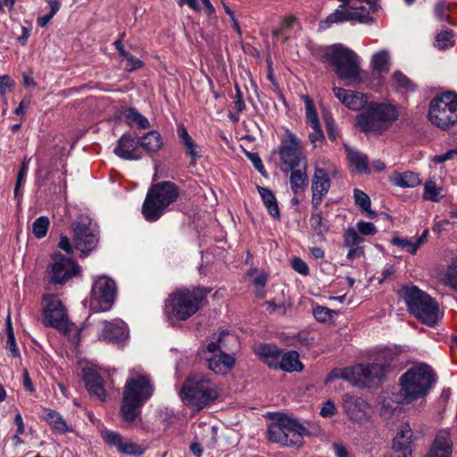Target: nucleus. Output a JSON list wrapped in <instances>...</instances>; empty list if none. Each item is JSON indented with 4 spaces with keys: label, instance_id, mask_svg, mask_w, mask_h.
Returning <instances> with one entry per match:
<instances>
[{
    "label": "nucleus",
    "instance_id": "nucleus-1",
    "mask_svg": "<svg viewBox=\"0 0 457 457\" xmlns=\"http://www.w3.org/2000/svg\"><path fill=\"white\" fill-rule=\"evenodd\" d=\"M154 386L147 375H135L124 386L120 404V415L128 426L139 420L141 407L152 396Z\"/></svg>",
    "mask_w": 457,
    "mask_h": 457
},
{
    "label": "nucleus",
    "instance_id": "nucleus-2",
    "mask_svg": "<svg viewBox=\"0 0 457 457\" xmlns=\"http://www.w3.org/2000/svg\"><path fill=\"white\" fill-rule=\"evenodd\" d=\"M435 381V373L427 364L410 368L400 378L401 390L395 396L398 403H411L426 395Z\"/></svg>",
    "mask_w": 457,
    "mask_h": 457
},
{
    "label": "nucleus",
    "instance_id": "nucleus-3",
    "mask_svg": "<svg viewBox=\"0 0 457 457\" xmlns=\"http://www.w3.org/2000/svg\"><path fill=\"white\" fill-rule=\"evenodd\" d=\"M220 395V388L212 378L203 373H195L188 377L180 389V397L184 403L201 410L213 403Z\"/></svg>",
    "mask_w": 457,
    "mask_h": 457
},
{
    "label": "nucleus",
    "instance_id": "nucleus-4",
    "mask_svg": "<svg viewBox=\"0 0 457 457\" xmlns=\"http://www.w3.org/2000/svg\"><path fill=\"white\" fill-rule=\"evenodd\" d=\"M209 292L202 287L176 291L167 298L164 312L169 318L187 320L204 305Z\"/></svg>",
    "mask_w": 457,
    "mask_h": 457
},
{
    "label": "nucleus",
    "instance_id": "nucleus-5",
    "mask_svg": "<svg viewBox=\"0 0 457 457\" xmlns=\"http://www.w3.org/2000/svg\"><path fill=\"white\" fill-rule=\"evenodd\" d=\"M179 189L170 181L154 184L147 191L142 205V214L147 221H156L165 210L177 201Z\"/></svg>",
    "mask_w": 457,
    "mask_h": 457
},
{
    "label": "nucleus",
    "instance_id": "nucleus-6",
    "mask_svg": "<svg viewBox=\"0 0 457 457\" xmlns=\"http://www.w3.org/2000/svg\"><path fill=\"white\" fill-rule=\"evenodd\" d=\"M322 59L334 67L339 79L347 80L348 84L361 80L358 56L350 48L343 45H334L325 52Z\"/></svg>",
    "mask_w": 457,
    "mask_h": 457
},
{
    "label": "nucleus",
    "instance_id": "nucleus-7",
    "mask_svg": "<svg viewBox=\"0 0 457 457\" xmlns=\"http://www.w3.org/2000/svg\"><path fill=\"white\" fill-rule=\"evenodd\" d=\"M398 119L395 106L387 104L371 103L357 114V125L366 133L382 134Z\"/></svg>",
    "mask_w": 457,
    "mask_h": 457
},
{
    "label": "nucleus",
    "instance_id": "nucleus-8",
    "mask_svg": "<svg viewBox=\"0 0 457 457\" xmlns=\"http://www.w3.org/2000/svg\"><path fill=\"white\" fill-rule=\"evenodd\" d=\"M398 293L405 301L410 312L419 320L429 327L436 323L438 305L427 293L415 286L403 287Z\"/></svg>",
    "mask_w": 457,
    "mask_h": 457
},
{
    "label": "nucleus",
    "instance_id": "nucleus-9",
    "mask_svg": "<svg viewBox=\"0 0 457 457\" xmlns=\"http://www.w3.org/2000/svg\"><path fill=\"white\" fill-rule=\"evenodd\" d=\"M385 373L386 370L383 364H358L345 369L333 370L328 375L325 382L328 383L334 378H343L354 386H370L379 383L384 378Z\"/></svg>",
    "mask_w": 457,
    "mask_h": 457
},
{
    "label": "nucleus",
    "instance_id": "nucleus-10",
    "mask_svg": "<svg viewBox=\"0 0 457 457\" xmlns=\"http://www.w3.org/2000/svg\"><path fill=\"white\" fill-rule=\"evenodd\" d=\"M429 120L442 129H448L457 123V95L446 92L436 96L430 102Z\"/></svg>",
    "mask_w": 457,
    "mask_h": 457
},
{
    "label": "nucleus",
    "instance_id": "nucleus-11",
    "mask_svg": "<svg viewBox=\"0 0 457 457\" xmlns=\"http://www.w3.org/2000/svg\"><path fill=\"white\" fill-rule=\"evenodd\" d=\"M115 296V282L105 276L99 277L94 281L91 288L89 307L96 312L109 311L114 303Z\"/></svg>",
    "mask_w": 457,
    "mask_h": 457
},
{
    "label": "nucleus",
    "instance_id": "nucleus-12",
    "mask_svg": "<svg viewBox=\"0 0 457 457\" xmlns=\"http://www.w3.org/2000/svg\"><path fill=\"white\" fill-rule=\"evenodd\" d=\"M279 154L282 171L288 172L302 165L306 169V161L301 153V142L288 130L281 142Z\"/></svg>",
    "mask_w": 457,
    "mask_h": 457
},
{
    "label": "nucleus",
    "instance_id": "nucleus-13",
    "mask_svg": "<svg viewBox=\"0 0 457 457\" xmlns=\"http://www.w3.org/2000/svg\"><path fill=\"white\" fill-rule=\"evenodd\" d=\"M74 246L82 254L92 252L99 241L98 234L91 228V220L87 216L79 217L72 224Z\"/></svg>",
    "mask_w": 457,
    "mask_h": 457
},
{
    "label": "nucleus",
    "instance_id": "nucleus-14",
    "mask_svg": "<svg viewBox=\"0 0 457 457\" xmlns=\"http://www.w3.org/2000/svg\"><path fill=\"white\" fill-rule=\"evenodd\" d=\"M53 262L47 267L48 282L54 285H63L79 272V265L71 258L61 253L52 256Z\"/></svg>",
    "mask_w": 457,
    "mask_h": 457
},
{
    "label": "nucleus",
    "instance_id": "nucleus-15",
    "mask_svg": "<svg viewBox=\"0 0 457 457\" xmlns=\"http://www.w3.org/2000/svg\"><path fill=\"white\" fill-rule=\"evenodd\" d=\"M45 301L43 323L67 333L70 330V324L62 303L55 295H49L45 298Z\"/></svg>",
    "mask_w": 457,
    "mask_h": 457
},
{
    "label": "nucleus",
    "instance_id": "nucleus-16",
    "mask_svg": "<svg viewBox=\"0 0 457 457\" xmlns=\"http://www.w3.org/2000/svg\"><path fill=\"white\" fill-rule=\"evenodd\" d=\"M101 436L106 445L116 447L122 454L141 455L145 452V447L131 441H123L121 436L113 430H104Z\"/></svg>",
    "mask_w": 457,
    "mask_h": 457
},
{
    "label": "nucleus",
    "instance_id": "nucleus-17",
    "mask_svg": "<svg viewBox=\"0 0 457 457\" xmlns=\"http://www.w3.org/2000/svg\"><path fill=\"white\" fill-rule=\"evenodd\" d=\"M330 188V179L325 169L316 168L312 180V209H318Z\"/></svg>",
    "mask_w": 457,
    "mask_h": 457
},
{
    "label": "nucleus",
    "instance_id": "nucleus-18",
    "mask_svg": "<svg viewBox=\"0 0 457 457\" xmlns=\"http://www.w3.org/2000/svg\"><path fill=\"white\" fill-rule=\"evenodd\" d=\"M304 435H311L309 430H266V437L285 446L300 447L303 444Z\"/></svg>",
    "mask_w": 457,
    "mask_h": 457
},
{
    "label": "nucleus",
    "instance_id": "nucleus-19",
    "mask_svg": "<svg viewBox=\"0 0 457 457\" xmlns=\"http://www.w3.org/2000/svg\"><path fill=\"white\" fill-rule=\"evenodd\" d=\"M139 148V138L137 139L130 134L126 133L118 140L114 148V154L124 160H139L141 158Z\"/></svg>",
    "mask_w": 457,
    "mask_h": 457
},
{
    "label": "nucleus",
    "instance_id": "nucleus-20",
    "mask_svg": "<svg viewBox=\"0 0 457 457\" xmlns=\"http://www.w3.org/2000/svg\"><path fill=\"white\" fill-rule=\"evenodd\" d=\"M357 21L360 23H370L373 21V18L368 13L352 12L347 9H337L334 12L330 13L325 21L320 22V26L326 24L327 27H330L333 23H339L345 21Z\"/></svg>",
    "mask_w": 457,
    "mask_h": 457
},
{
    "label": "nucleus",
    "instance_id": "nucleus-21",
    "mask_svg": "<svg viewBox=\"0 0 457 457\" xmlns=\"http://www.w3.org/2000/svg\"><path fill=\"white\" fill-rule=\"evenodd\" d=\"M453 441L448 430H439L425 457H452Z\"/></svg>",
    "mask_w": 457,
    "mask_h": 457
},
{
    "label": "nucleus",
    "instance_id": "nucleus-22",
    "mask_svg": "<svg viewBox=\"0 0 457 457\" xmlns=\"http://www.w3.org/2000/svg\"><path fill=\"white\" fill-rule=\"evenodd\" d=\"M333 92L336 97L342 104H344L347 108L354 111H360L365 106L367 103V98L363 94L359 92H354L337 87H333Z\"/></svg>",
    "mask_w": 457,
    "mask_h": 457
},
{
    "label": "nucleus",
    "instance_id": "nucleus-23",
    "mask_svg": "<svg viewBox=\"0 0 457 457\" xmlns=\"http://www.w3.org/2000/svg\"><path fill=\"white\" fill-rule=\"evenodd\" d=\"M103 325L104 328L100 334V338L110 342H121L127 337V327L121 320H104Z\"/></svg>",
    "mask_w": 457,
    "mask_h": 457
},
{
    "label": "nucleus",
    "instance_id": "nucleus-24",
    "mask_svg": "<svg viewBox=\"0 0 457 457\" xmlns=\"http://www.w3.org/2000/svg\"><path fill=\"white\" fill-rule=\"evenodd\" d=\"M83 378L89 395H95L100 401H104L106 392L104 388L103 378L101 376L92 369H84Z\"/></svg>",
    "mask_w": 457,
    "mask_h": 457
},
{
    "label": "nucleus",
    "instance_id": "nucleus-25",
    "mask_svg": "<svg viewBox=\"0 0 457 457\" xmlns=\"http://www.w3.org/2000/svg\"><path fill=\"white\" fill-rule=\"evenodd\" d=\"M208 367L216 374H226L235 365V359L233 356L220 352L219 354L212 355L206 358Z\"/></svg>",
    "mask_w": 457,
    "mask_h": 457
},
{
    "label": "nucleus",
    "instance_id": "nucleus-26",
    "mask_svg": "<svg viewBox=\"0 0 457 457\" xmlns=\"http://www.w3.org/2000/svg\"><path fill=\"white\" fill-rule=\"evenodd\" d=\"M254 351L269 367H278L281 352L276 346L261 344L254 348Z\"/></svg>",
    "mask_w": 457,
    "mask_h": 457
},
{
    "label": "nucleus",
    "instance_id": "nucleus-27",
    "mask_svg": "<svg viewBox=\"0 0 457 457\" xmlns=\"http://www.w3.org/2000/svg\"><path fill=\"white\" fill-rule=\"evenodd\" d=\"M266 417L272 420L268 428H303L297 420L283 412H269Z\"/></svg>",
    "mask_w": 457,
    "mask_h": 457
},
{
    "label": "nucleus",
    "instance_id": "nucleus-28",
    "mask_svg": "<svg viewBox=\"0 0 457 457\" xmlns=\"http://www.w3.org/2000/svg\"><path fill=\"white\" fill-rule=\"evenodd\" d=\"M416 439L413 430H399L393 438L392 449L395 452H410L412 453L411 444Z\"/></svg>",
    "mask_w": 457,
    "mask_h": 457
},
{
    "label": "nucleus",
    "instance_id": "nucleus-29",
    "mask_svg": "<svg viewBox=\"0 0 457 457\" xmlns=\"http://www.w3.org/2000/svg\"><path fill=\"white\" fill-rule=\"evenodd\" d=\"M310 226L320 241L325 240V235L329 230V225L328 220H324L321 212L319 211V208L312 209V215L310 217Z\"/></svg>",
    "mask_w": 457,
    "mask_h": 457
},
{
    "label": "nucleus",
    "instance_id": "nucleus-30",
    "mask_svg": "<svg viewBox=\"0 0 457 457\" xmlns=\"http://www.w3.org/2000/svg\"><path fill=\"white\" fill-rule=\"evenodd\" d=\"M178 135L181 139V143L186 149V154L190 156L193 161L201 157V154L198 150V145L195 143L193 138L188 134L186 127L183 124H179L178 127Z\"/></svg>",
    "mask_w": 457,
    "mask_h": 457
},
{
    "label": "nucleus",
    "instance_id": "nucleus-31",
    "mask_svg": "<svg viewBox=\"0 0 457 457\" xmlns=\"http://www.w3.org/2000/svg\"><path fill=\"white\" fill-rule=\"evenodd\" d=\"M139 145L149 153H156L163 145L162 137L158 131L152 130L139 137Z\"/></svg>",
    "mask_w": 457,
    "mask_h": 457
},
{
    "label": "nucleus",
    "instance_id": "nucleus-32",
    "mask_svg": "<svg viewBox=\"0 0 457 457\" xmlns=\"http://www.w3.org/2000/svg\"><path fill=\"white\" fill-rule=\"evenodd\" d=\"M428 230L425 229L420 237L415 242H411L407 238H401L395 237L392 239V244L405 250L411 254H415L421 245L425 244L428 239Z\"/></svg>",
    "mask_w": 457,
    "mask_h": 457
},
{
    "label": "nucleus",
    "instance_id": "nucleus-33",
    "mask_svg": "<svg viewBox=\"0 0 457 457\" xmlns=\"http://www.w3.org/2000/svg\"><path fill=\"white\" fill-rule=\"evenodd\" d=\"M257 190H258V192L262 197V200L265 207L267 208L269 213L272 217H274L276 219H279L280 213H279L278 205L276 197H275L274 194L272 193V191L267 187H263L261 186H257Z\"/></svg>",
    "mask_w": 457,
    "mask_h": 457
},
{
    "label": "nucleus",
    "instance_id": "nucleus-34",
    "mask_svg": "<svg viewBox=\"0 0 457 457\" xmlns=\"http://www.w3.org/2000/svg\"><path fill=\"white\" fill-rule=\"evenodd\" d=\"M346 153L351 165L355 168L358 173H370L367 155L349 147L346 148Z\"/></svg>",
    "mask_w": 457,
    "mask_h": 457
},
{
    "label": "nucleus",
    "instance_id": "nucleus-35",
    "mask_svg": "<svg viewBox=\"0 0 457 457\" xmlns=\"http://www.w3.org/2000/svg\"><path fill=\"white\" fill-rule=\"evenodd\" d=\"M278 367L288 372L300 371L303 368L299 361V354L295 351L285 353L279 361Z\"/></svg>",
    "mask_w": 457,
    "mask_h": 457
},
{
    "label": "nucleus",
    "instance_id": "nucleus-36",
    "mask_svg": "<svg viewBox=\"0 0 457 457\" xmlns=\"http://www.w3.org/2000/svg\"><path fill=\"white\" fill-rule=\"evenodd\" d=\"M291 175H290V184L292 191L295 194L299 193L300 191H303L307 186H308V176L305 171V169L303 170H292Z\"/></svg>",
    "mask_w": 457,
    "mask_h": 457
},
{
    "label": "nucleus",
    "instance_id": "nucleus-37",
    "mask_svg": "<svg viewBox=\"0 0 457 457\" xmlns=\"http://www.w3.org/2000/svg\"><path fill=\"white\" fill-rule=\"evenodd\" d=\"M354 203L366 214L369 219H374L377 214L370 209V199L369 195L360 189L353 191Z\"/></svg>",
    "mask_w": 457,
    "mask_h": 457
},
{
    "label": "nucleus",
    "instance_id": "nucleus-38",
    "mask_svg": "<svg viewBox=\"0 0 457 457\" xmlns=\"http://www.w3.org/2000/svg\"><path fill=\"white\" fill-rule=\"evenodd\" d=\"M393 181L395 185L401 187H414L420 184L419 175L412 171L396 174Z\"/></svg>",
    "mask_w": 457,
    "mask_h": 457
},
{
    "label": "nucleus",
    "instance_id": "nucleus-39",
    "mask_svg": "<svg viewBox=\"0 0 457 457\" xmlns=\"http://www.w3.org/2000/svg\"><path fill=\"white\" fill-rule=\"evenodd\" d=\"M128 125L133 126L137 124L138 129H145L150 127L149 120L143 116L136 108H129L125 114Z\"/></svg>",
    "mask_w": 457,
    "mask_h": 457
},
{
    "label": "nucleus",
    "instance_id": "nucleus-40",
    "mask_svg": "<svg viewBox=\"0 0 457 457\" xmlns=\"http://www.w3.org/2000/svg\"><path fill=\"white\" fill-rule=\"evenodd\" d=\"M389 54L387 51L381 50L372 56L371 65L374 71L378 74L388 71Z\"/></svg>",
    "mask_w": 457,
    "mask_h": 457
},
{
    "label": "nucleus",
    "instance_id": "nucleus-41",
    "mask_svg": "<svg viewBox=\"0 0 457 457\" xmlns=\"http://www.w3.org/2000/svg\"><path fill=\"white\" fill-rule=\"evenodd\" d=\"M442 188L436 187L434 179H429L424 186V198L432 202H439Z\"/></svg>",
    "mask_w": 457,
    "mask_h": 457
},
{
    "label": "nucleus",
    "instance_id": "nucleus-42",
    "mask_svg": "<svg viewBox=\"0 0 457 457\" xmlns=\"http://www.w3.org/2000/svg\"><path fill=\"white\" fill-rule=\"evenodd\" d=\"M49 219L46 216H40L36 219L32 225V231L37 238H43L46 237L49 228Z\"/></svg>",
    "mask_w": 457,
    "mask_h": 457
},
{
    "label": "nucleus",
    "instance_id": "nucleus-43",
    "mask_svg": "<svg viewBox=\"0 0 457 457\" xmlns=\"http://www.w3.org/2000/svg\"><path fill=\"white\" fill-rule=\"evenodd\" d=\"M362 242L363 238L359 235V232L356 228H349L345 231L344 246H358Z\"/></svg>",
    "mask_w": 457,
    "mask_h": 457
},
{
    "label": "nucleus",
    "instance_id": "nucleus-44",
    "mask_svg": "<svg viewBox=\"0 0 457 457\" xmlns=\"http://www.w3.org/2000/svg\"><path fill=\"white\" fill-rule=\"evenodd\" d=\"M454 44L453 32L452 30H443L436 37V46L439 49H446Z\"/></svg>",
    "mask_w": 457,
    "mask_h": 457
},
{
    "label": "nucleus",
    "instance_id": "nucleus-45",
    "mask_svg": "<svg viewBox=\"0 0 457 457\" xmlns=\"http://www.w3.org/2000/svg\"><path fill=\"white\" fill-rule=\"evenodd\" d=\"M393 77L396 87L403 88L407 91H413L415 89V84L403 72L395 71Z\"/></svg>",
    "mask_w": 457,
    "mask_h": 457
},
{
    "label": "nucleus",
    "instance_id": "nucleus-46",
    "mask_svg": "<svg viewBox=\"0 0 457 457\" xmlns=\"http://www.w3.org/2000/svg\"><path fill=\"white\" fill-rule=\"evenodd\" d=\"M444 283L457 292V262H454L448 267L444 278Z\"/></svg>",
    "mask_w": 457,
    "mask_h": 457
},
{
    "label": "nucleus",
    "instance_id": "nucleus-47",
    "mask_svg": "<svg viewBox=\"0 0 457 457\" xmlns=\"http://www.w3.org/2000/svg\"><path fill=\"white\" fill-rule=\"evenodd\" d=\"M29 159H28L27 157H24L23 161L21 162V164L20 170L18 171V175H17V179H16V184H15V188H14L15 196H18L19 189L24 184L25 177H26V175L28 173V170H29Z\"/></svg>",
    "mask_w": 457,
    "mask_h": 457
},
{
    "label": "nucleus",
    "instance_id": "nucleus-48",
    "mask_svg": "<svg viewBox=\"0 0 457 457\" xmlns=\"http://www.w3.org/2000/svg\"><path fill=\"white\" fill-rule=\"evenodd\" d=\"M46 420L53 428H67V425L62 417L54 411H49L46 413Z\"/></svg>",
    "mask_w": 457,
    "mask_h": 457
},
{
    "label": "nucleus",
    "instance_id": "nucleus-49",
    "mask_svg": "<svg viewBox=\"0 0 457 457\" xmlns=\"http://www.w3.org/2000/svg\"><path fill=\"white\" fill-rule=\"evenodd\" d=\"M226 335H228V330L220 331L215 341H212L207 345V351L212 353V355L220 353V352H222L221 347L224 346L223 337Z\"/></svg>",
    "mask_w": 457,
    "mask_h": 457
},
{
    "label": "nucleus",
    "instance_id": "nucleus-50",
    "mask_svg": "<svg viewBox=\"0 0 457 457\" xmlns=\"http://www.w3.org/2000/svg\"><path fill=\"white\" fill-rule=\"evenodd\" d=\"M335 312L324 306H317L313 309V316L319 322L330 320Z\"/></svg>",
    "mask_w": 457,
    "mask_h": 457
},
{
    "label": "nucleus",
    "instance_id": "nucleus-51",
    "mask_svg": "<svg viewBox=\"0 0 457 457\" xmlns=\"http://www.w3.org/2000/svg\"><path fill=\"white\" fill-rule=\"evenodd\" d=\"M450 5L445 1H439L435 5V14L436 18L443 21L449 18Z\"/></svg>",
    "mask_w": 457,
    "mask_h": 457
},
{
    "label": "nucleus",
    "instance_id": "nucleus-52",
    "mask_svg": "<svg viewBox=\"0 0 457 457\" xmlns=\"http://www.w3.org/2000/svg\"><path fill=\"white\" fill-rule=\"evenodd\" d=\"M356 229L358 232L364 236H372L377 233V228L371 222L359 221L356 224Z\"/></svg>",
    "mask_w": 457,
    "mask_h": 457
},
{
    "label": "nucleus",
    "instance_id": "nucleus-53",
    "mask_svg": "<svg viewBox=\"0 0 457 457\" xmlns=\"http://www.w3.org/2000/svg\"><path fill=\"white\" fill-rule=\"evenodd\" d=\"M293 269L302 275H308L309 268L304 261L298 257H294L291 261Z\"/></svg>",
    "mask_w": 457,
    "mask_h": 457
},
{
    "label": "nucleus",
    "instance_id": "nucleus-54",
    "mask_svg": "<svg viewBox=\"0 0 457 457\" xmlns=\"http://www.w3.org/2000/svg\"><path fill=\"white\" fill-rule=\"evenodd\" d=\"M306 109V119L311 120L318 117L313 101L309 96H303Z\"/></svg>",
    "mask_w": 457,
    "mask_h": 457
},
{
    "label": "nucleus",
    "instance_id": "nucleus-55",
    "mask_svg": "<svg viewBox=\"0 0 457 457\" xmlns=\"http://www.w3.org/2000/svg\"><path fill=\"white\" fill-rule=\"evenodd\" d=\"M401 410L398 408V406H395L393 408L389 403L384 402L381 410L380 414L385 419H389L393 415H395L396 412H399Z\"/></svg>",
    "mask_w": 457,
    "mask_h": 457
},
{
    "label": "nucleus",
    "instance_id": "nucleus-56",
    "mask_svg": "<svg viewBox=\"0 0 457 457\" xmlns=\"http://www.w3.org/2000/svg\"><path fill=\"white\" fill-rule=\"evenodd\" d=\"M247 156L249 160L252 162L254 168L261 172L262 174L264 173V166L262 164V162L257 153H248Z\"/></svg>",
    "mask_w": 457,
    "mask_h": 457
},
{
    "label": "nucleus",
    "instance_id": "nucleus-57",
    "mask_svg": "<svg viewBox=\"0 0 457 457\" xmlns=\"http://www.w3.org/2000/svg\"><path fill=\"white\" fill-rule=\"evenodd\" d=\"M125 59L128 62L126 70L129 71H135L143 66V62L139 59L134 57L131 54H129Z\"/></svg>",
    "mask_w": 457,
    "mask_h": 457
},
{
    "label": "nucleus",
    "instance_id": "nucleus-58",
    "mask_svg": "<svg viewBox=\"0 0 457 457\" xmlns=\"http://www.w3.org/2000/svg\"><path fill=\"white\" fill-rule=\"evenodd\" d=\"M336 411V406L335 403L331 400H328L326 403H324L320 414L323 417H330L332 416Z\"/></svg>",
    "mask_w": 457,
    "mask_h": 457
},
{
    "label": "nucleus",
    "instance_id": "nucleus-59",
    "mask_svg": "<svg viewBox=\"0 0 457 457\" xmlns=\"http://www.w3.org/2000/svg\"><path fill=\"white\" fill-rule=\"evenodd\" d=\"M454 155H457L456 150H449L446 153L439 155H435L432 159V161L436 163H442L445 161H448L450 159H453Z\"/></svg>",
    "mask_w": 457,
    "mask_h": 457
},
{
    "label": "nucleus",
    "instance_id": "nucleus-60",
    "mask_svg": "<svg viewBox=\"0 0 457 457\" xmlns=\"http://www.w3.org/2000/svg\"><path fill=\"white\" fill-rule=\"evenodd\" d=\"M235 88H236V97H235L236 99L234 102L235 108L237 110V112H242L245 107L244 100H243V95H242V92H241L239 87L237 84L235 86Z\"/></svg>",
    "mask_w": 457,
    "mask_h": 457
},
{
    "label": "nucleus",
    "instance_id": "nucleus-61",
    "mask_svg": "<svg viewBox=\"0 0 457 457\" xmlns=\"http://www.w3.org/2000/svg\"><path fill=\"white\" fill-rule=\"evenodd\" d=\"M58 247L63 250L67 253H72V246L71 245L70 239L67 236L62 235L60 241L58 243Z\"/></svg>",
    "mask_w": 457,
    "mask_h": 457
},
{
    "label": "nucleus",
    "instance_id": "nucleus-62",
    "mask_svg": "<svg viewBox=\"0 0 457 457\" xmlns=\"http://www.w3.org/2000/svg\"><path fill=\"white\" fill-rule=\"evenodd\" d=\"M6 343H7V346H8L9 350L12 352V353L14 356H17L19 354V352H18V348L15 344V337H14L13 331H9V333L7 335V342Z\"/></svg>",
    "mask_w": 457,
    "mask_h": 457
},
{
    "label": "nucleus",
    "instance_id": "nucleus-63",
    "mask_svg": "<svg viewBox=\"0 0 457 457\" xmlns=\"http://www.w3.org/2000/svg\"><path fill=\"white\" fill-rule=\"evenodd\" d=\"M349 251L347 253V259L353 260L355 258H360L364 254V251L361 247L359 246H352L349 247Z\"/></svg>",
    "mask_w": 457,
    "mask_h": 457
},
{
    "label": "nucleus",
    "instance_id": "nucleus-64",
    "mask_svg": "<svg viewBox=\"0 0 457 457\" xmlns=\"http://www.w3.org/2000/svg\"><path fill=\"white\" fill-rule=\"evenodd\" d=\"M333 448H334L335 454L337 457H349V453H348L347 450L341 444L335 443L333 445Z\"/></svg>",
    "mask_w": 457,
    "mask_h": 457
}]
</instances>
